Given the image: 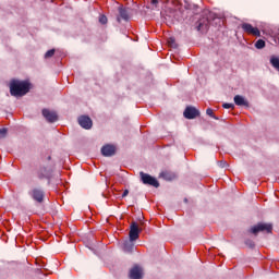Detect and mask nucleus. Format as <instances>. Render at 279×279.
I'll return each mask as SVG.
<instances>
[{
  "mask_svg": "<svg viewBox=\"0 0 279 279\" xmlns=\"http://www.w3.org/2000/svg\"><path fill=\"white\" fill-rule=\"evenodd\" d=\"M29 90V83L25 81H12L10 83V94L12 97H23L27 95Z\"/></svg>",
  "mask_w": 279,
  "mask_h": 279,
  "instance_id": "nucleus-1",
  "label": "nucleus"
},
{
  "mask_svg": "<svg viewBox=\"0 0 279 279\" xmlns=\"http://www.w3.org/2000/svg\"><path fill=\"white\" fill-rule=\"evenodd\" d=\"M274 230V225L271 223H264V222H258L256 226L251 228L252 234H258V232H267V234H271Z\"/></svg>",
  "mask_w": 279,
  "mask_h": 279,
  "instance_id": "nucleus-2",
  "label": "nucleus"
},
{
  "mask_svg": "<svg viewBox=\"0 0 279 279\" xmlns=\"http://www.w3.org/2000/svg\"><path fill=\"white\" fill-rule=\"evenodd\" d=\"M141 180L143 184H148V186H154L155 189H158L160 186V182L154 177H151L148 173L140 172Z\"/></svg>",
  "mask_w": 279,
  "mask_h": 279,
  "instance_id": "nucleus-3",
  "label": "nucleus"
},
{
  "mask_svg": "<svg viewBox=\"0 0 279 279\" xmlns=\"http://www.w3.org/2000/svg\"><path fill=\"white\" fill-rule=\"evenodd\" d=\"M28 195H31L32 199L37 202V204H43V202H45V191H43V189L34 187L28 192Z\"/></svg>",
  "mask_w": 279,
  "mask_h": 279,
  "instance_id": "nucleus-4",
  "label": "nucleus"
},
{
  "mask_svg": "<svg viewBox=\"0 0 279 279\" xmlns=\"http://www.w3.org/2000/svg\"><path fill=\"white\" fill-rule=\"evenodd\" d=\"M241 28L243 32H245V34L260 38V29H258V27H253V25L250 23H243Z\"/></svg>",
  "mask_w": 279,
  "mask_h": 279,
  "instance_id": "nucleus-5",
  "label": "nucleus"
},
{
  "mask_svg": "<svg viewBox=\"0 0 279 279\" xmlns=\"http://www.w3.org/2000/svg\"><path fill=\"white\" fill-rule=\"evenodd\" d=\"M141 234V230L136 222H132L130 226L129 239L131 242L138 241V236Z\"/></svg>",
  "mask_w": 279,
  "mask_h": 279,
  "instance_id": "nucleus-6",
  "label": "nucleus"
},
{
  "mask_svg": "<svg viewBox=\"0 0 279 279\" xmlns=\"http://www.w3.org/2000/svg\"><path fill=\"white\" fill-rule=\"evenodd\" d=\"M38 180H51V169L47 167H40L37 170Z\"/></svg>",
  "mask_w": 279,
  "mask_h": 279,
  "instance_id": "nucleus-7",
  "label": "nucleus"
},
{
  "mask_svg": "<svg viewBox=\"0 0 279 279\" xmlns=\"http://www.w3.org/2000/svg\"><path fill=\"white\" fill-rule=\"evenodd\" d=\"M183 116L185 119H197L199 117V110H197L195 107H186Z\"/></svg>",
  "mask_w": 279,
  "mask_h": 279,
  "instance_id": "nucleus-8",
  "label": "nucleus"
},
{
  "mask_svg": "<svg viewBox=\"0 0 279 279\" xmlns=\"http://www.w3.org/2000/svg\"><path fill=\"white\" fill-rule=\"evenodd\" d=\"M208 25H210V21L208 17L203 16L201 20L196 23V29L197 32H208Z\"/></svg>",
  "mask_w": 279,
  "mask_h": 279,
  "instance_id": "nucleus-9",
  "label": "nucleus"
},
{
  "mask_svg": "<svg viewBox=\"0 0 279 279\" xmlns=\"http://www.w3.org/2000/svg\"><path fill=\"white\" fill-rule=\"evenodd\" d=\"M43 117H45L48 123H56V121H58V113H56V111H50L49 109L43 110Z\"/></svg>",
  "mask_w": 279,
  "mask_h": 279,
  "instance_id": "nucleus-10",
  "label": "nucleus"
},
{
  "mask_svg": "<svg viewBox=\"0 0 279 279\" xmlns=\"http://www.w3.org/2000/svg\"><path fill=\"white\" fill-rule=\"evenodd\" d=\"M78 125L84 130H90L93 128V120L88 116H82L78 118Z\"/></svg>",
  "mask_w": 279,
  "mask_h": 279,
  "instance_id": "nucleus-11",
  "label": "nucleus"
},
{
  "mask_svg": "<svg viewBox=\"0 0 279 279\" xmlns=\"http://www.w3.org/2000/svg\"><path fill=\"white\" fill-rule=\"evenodd\" d=\"M101 154L106 158H110V156H114V154H117V148L114 145L107 144L101 147Z\"/></svg>",
  "mask_w": 279,
  "mask_h": 279,
  "instance_id": "nucleus-12",
  "label": "nucleus"
},
{
  "mask_svg": "<svg viewBox=\"0 0 279 279\" xmlns=\"http://www.w3.org/2000/svg\"><path fill=\"white\" fill-rule=\"evenodd\" d=\"M130 278L131 279H142L143 278V270L141 267L135 266L130 270Z\"/></svg>",
  "mask_w": 279,
  "mask_h": 279,
  "instance_id": "nucleus-13",
  "label": "nucleus"
},
{
  "mask_svg": "<svg viewBox=\"0 0 279 279\" xmlns=\"http://www.w3.org/2000/svg\"><path fill=\"white\" fill-rule=\"evenodd\" d=\"M233 101L235 106H244V108H250V102L241 95H235Z\"/></svg>",
  "mask_w": 279,
  "mask_h": 279,
  "instance_id": "nucleus-14",
  "label": "nucleus"
},
{
  "mask_svg": "<svg viewBox=\"0 0 279 279\" xmlns=\"http://www.w3.org/2000/svg\"><path fill=\"white\" fill-rule=\"evenodd\" d=\"M159 178H162V180H166L167 182H171L175 180V173L166 170L160 172Z\"/></svg>",
  "mask_w": 279,
  "mask_h": 279,
  "instance_id": "nucleus-15",
  "label": "nucleus"
},
{
  "mask_svg": "<svg viewBox=\"0 0 279 279\" xmlns=\"http://www.w3.org/2000/svg\"><path fill=\"white\" fill-rule=\"evenodd\" d=\"M119 14L123 21H128L130 19V13H128V10L123 9V7L119 8Z\"/></svg>",
  "mask_w": 279,
  "mask_h": 279,
  "instance_id": "nucleus-16",
  "label": "nucleus"
},
{
  "mask_svg": "<svg viewBox=\"0 0 279 279\" xmlns=\"http://www.w3.org/2000/svg\"><path fill=\"white\" fill-rule=\"evenodd\" d=\"M123 250L124 252H132V250H134V242L132 241L124 242Z\"/></svg>",
  "mask_w": 279,
  "mask_h": 279,
  "instance_id": "nucleus-17",
  "label": "nucleus"
},
{
  "mask_svg": "<svg viewBox=\"0 0 279 279\" xmlns=\"http://www.w3.org/2000/svg\"><path fill=\"white\" fill-rule=\"evenodd\" d=\"M265 40L263 39H258L256 43H255V48L256 49H265Z\"/></svg>",
  "mask_w": 279,
  "mask_h": 279,
  "instance_id": "nucleus-18",
  "label": "nucleus"
},
{
  "mask_svg": "<svg viewBox=\"0 0 279 279\" xmlns=\"http://www.w3.org/2000/svg\"><path fill=\"white\" fill-rule=\"evenodd\" d=\"M53 56H56V49H50L45 53L46 60L49 58H53Z\"/></svg>",
  "mask_w": 279,
  "mask_h": 279,
  "instance_id": "nucleus-19",
  "label": "nucleus"
},
{
  "mask_svg": "<svg viewBox=\"0 0 279 279\" xmlns=\"http://www.w3.org/2000/svg\"><path fill=\"white\" fill-rule=\"evenodd\" d=\"M222 108H225L226 110H230L231 109H234V104H230V102H225L222 105Z\"/></svg>",
  "mask_w": 279,
  "mask_h": 279,
  "instance_id": "nucleus-20",
  "label": "nucleus"
},
{
  "mask_svg": "<svg viewBox=\"0 0 279 279\" xmlns=\"http://www.w3.org/2000/svg\"><path fill=\"white\" fill-rule=\"evenodd\" d=\"M7 135H8V129L5 128L0 129V138H5Z\"/></svg>",
  "mask_w": 279,
  "mask_h": 279,
  "instance_id": "nucleus-21",
  "label": "nucleus"
},
{
  "mask_svg": "<svg viewBox=\"0 0 279 279\" xmlns=\"http://www.w3.org/2000/svg\"><path fill=\"white\" fill-rule=\"evenodd\" d=\"M245 245H247V247H250L251 250L256 246V244L252 240H246Z\"/></svg>",
  "mask_w": 279,
  "mask_h": 279,
  "instance_id": "nucleus-22",
  "label": "nucleus"
},
{
  "mask_svg": "<svg viewBox=\"0 0 279 279\" xmlns=\"http://www.w3.org/2000/svg\"><path fill=\"white\" fill-rule=\"evenodd\" d=\"M99 23H101V25H106L108 23V17L106 15H101L99 17Z\"/></svg>",
  "mask_w": 279,
  "mask_h": 279,
  "instance_id": "nucleus-23",
  "label": "nucleus"
},
{
  "mask_svg": "<svg viewBox=\"0 0 279 279\" xmlns=\"http://www.w3.org/2000/svg\"><path fill=\"white\" fill-rule=\"evenodd\" d=\"M206 114H208V117H211V119H216V120L218 119L217 117H215V113L210 108L206 110Z\"/></svg>",
  "mask_w": 279,
  "mask_h": 279,
  "instance_id": "nucleus-24",
  "label": "nucleus"
},
{
  "mask_svg": "<svg viewBox=\"0 0 279 279\" xmlns=\"http://www.w3.org/2000/svg\"><path fill=\"white\" fill-rule=\"evenodd\" d=\"M168 43H169V45L172 46L173 48L178 47V45H175V39H174L173 37H171Z\"/></svg>",
  "mask_w": 279,
  "mask_h": 279,
  "instance_id": "nucleus-25",
  "label": "nucleus"
},
{
  "mask_svg": "<svg viewBox=\"0 0 279 279\" xmlns=\"http://www.w3.org/2000/svg\"><path fill=\"white\" fill-rule=\"evenodd\" d=\"M218 165H219V167H220L221 169L228 167V162H226V161H219Z\"/></svg>",
  "mask_w": 279,
  "mask_h": 279,
  "instance_id": "nucleus-26",
  "label": "nucleus"
},
{
  "mask_svg": "<svg viewBox=\"0 0 279 279\" xmlns=\"http://www.w3.org/2000/svg\"><path fill=\"white\" fill-rule=\"evenodd\" d=\"M128 195H130V191L129 190H124L122 197H128Z\"/></svg>",
  "mask_w": 279,
  "mask_h": 279,
  "instance_id": "nucleus-27",
  "label": "nucleus"
},
{
  "mask_svg": "<svg viewBox=\"0 0 279 279\" xmlns=\"http://www.w3.org/2000/svg\"><path fill=\"white\" fill-rule=\"evenodd\" d=\"M151 5H155V8L158 5V0H150Z\"/></svg>",
  "mask_w": 279,
  "mask_h": 279,
  "instance_id": "nucleus-28",
  "label": "nucleus"
},
{
  "mask_svg": "<svg viewBox=\"0 0 279 279\" xmlns=\"http://www.w3.org/2000/svg\"><path fill=\"white\" fill-rule=\"evenodd\" d=\"M197 5L193 4V10L197 11Z\"/></svg>",
  "mask_w": 279,
  "mask_h": 279,
  "instance_id": "nucleus-29",
  "label": "nucleus"
},
{
  "mask_svg": "<svg viewBox=\"0 0 279 279\" xmlns=\"http://www.w3.org/2000/svg\"><path fill=\"white\" fill-rule=\"evenodd\" d=\"M118 22L121 23V19L120 17H118Z\"/></svg>",
  "mask_w": 279,
  "mask_h": 279,
  "instance_id": "nucleus-30",
  "label": "nucleus"
},
{
  "mask_svg": "<svg viewBox=\"0 0 279 279\" xmlns=\"http://www.w3.org/2000/svg\"><path fill=\"white\" fill-rule=\"evenodd\" d=\"M48 160H51V156L48 157Z\"/></svg>",
  "mask_w": 279,
  "mask_h": 279,
  "instance_id": "nucleus-31",
  "label": "nucleus"
},
{
  "mask_svg": "<svg viewBox=\"0 0 279 279\" xmlns=\"http://www.w3.org/2000/svg\"><path fill=\"white\" fill-rule=\"evenodd\" d=\"M184 202H189V199H187V198H185V199H184Z\"/></svg>",
  "mask_w": 279,
  "mask_h": 279,
  "instance_id": "nucleus-32",
  "label": "nucleus"
}]
</instances>
